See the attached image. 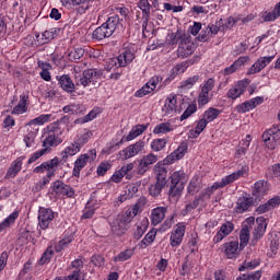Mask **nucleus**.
<instances>
[{
  "instance_id": "0e129e2a",
  "label": "nucleus",
  "mask_w": 280,
  "mask_h": 280,
  "mask_svg": "<svg viewBox=\"0 0 280 280\" xmlns=\"http://www.w3.org/2000/svg\"><path fill=\"white\" fill-rule=\"evenodd\" d=\"M197 102H198L199 106H207V104H209V93L203 92L201 90V92L199 93Z\"/></svg>"
},
{
  "instance_id": "c9c22d12",
  "label": "nucleus",
  "mask_w": 280,
  "mask_h": 280,
  "mask_svg": "<svg viewBox=\"0 0 280 280\" xmlns=\"http://www.w3.org/2000/svg\"><path fill=\"white\" fill-rule=\"evenodd\" d=\"M145 130H148L147 125H137L136 127H133L131 129V131L129 132V135L126 138V141H132V139H137V137L143 135V132H145Z\"/></svg>"
},
{
  "instance_id": "37998d69",
  "label": "nucleus",
  "mask_w": 280,
  "mask_h": 280,
  "mask_svg": "<svg viewBox=\"0 0 280 280\" xmlns=\"http://www.w3.org/2000/svg\"><path fill=\"white\" fill-rule=\"evenodd\" d=\"M51 119V114H43L39 117L32 119L26 126H43V124H47Z\"/></svg>"
},
{
  "instance_id": "5fc2aeb1",
  "label": "nucleus",
  "mask_w": 280,
  "mask_h": 280,
  "mask_svg": "<svg viewBox=\"0 0 280 280\" xmlns=\"http://www.w3.org/2000/svg\"><path fill=\"white\" fill-rule=\"evenodd\" d=\"M217 189H222L218 182L214 183L212 186L208 187L205 191H202L201 195L199 196V198L201 200H202V198H206V196H208V198H211V195H213V192Z\"/></svg>"
},
{
  "instance_id": "79ce46f5",
  "label": "nucleus",
  "mask_w": 280,
  "mask_h": 280,
  "mask_svg": "<svg viewBox=\"0 0 280 280\" xmlns=\"http://www.w3.org/2000/svg\"><path fill=\"white\" fill-rule=\"evenodd\" d=\"M165 145H167V139L158 138L151 142V150H153V152H161V150L165 149Z\"/></svg>"
},
{
  "instance_id": "338daca9",
  "label": "nucleus",
  "mask_w": 280,
  "mask_h": 280,
  "mask_svg": "<svg viewBox=\"0 0 280 280\" xmlns=\"http://www.w3.org/2000/svg\"><path fill=\"white\" fill-rule=\"evenodd\" d=\"M86 161H89V155H80L79 159L74 162V166L83 170L86 166Z\"/></svg>"
},
{
  "instance_id": "8fccbe9b",
  "label": "nucleus",
  "mask_w": 280,
  "mask_h": 280,
  "mask_svg": "<svg viewBox=\"0 0 280 280\" xmlns=\"http://www.w3.org/2000/svg\"><path fill=\"white\" fill-rule=\"evenodd\" d=\"M112 167H113V164H110V162H107V161L101 162L96 168L97 176H104L108 172V170H110Z\"/></svg>"
},
{
  "instance_id": "052dcab7",
  "label": "nucleus",
  "mask_w": 280,
  "mask_h": 280,
  "mask_svg": "<svg viewBox=\"0 0 280 280\" xmlns=\"http://www.w3.org/2000/svg\"><path fill=\"white\" fill-rule=\"evenodd\" d=\"M44 154H47V149H42L39 151H36L31 155V158L27 161V165H32V163H36L40 156H44Z\"/></svg>"
},
{
  "instance_id": "9b49d317",
  "label": "nucleus",
  "mask_w": 280,
  "mask_h": 280,
  "mask_svg": "<svg viewBox=\"0 0 280 280\" xmlns=\"http://www.w3.org/2000/svg\"><path fill=\"white\" fill-rule=\"evenodd\" d=\"M135 60V54L130 50L122 51L118 57L109 59L110 67H126Z\"/></svg>"
},
{
  "instance_id": "3c124183",
  "label": "nucleus",
  "mask_w": 280,
  "mask_h": 280,
  "mask_svg": "<svg viewBox=\"0 0 280 280\" xmlns=\"http://www.w3.org/2000/svg\"><path fill=\"white\" fill-rule=\"evenodd\" d=\"M200 200H202L200 197L196 198L191 202L187 203L185 209L183 210V214L187 215L188 213H191L194 209H198V205H200Z\"/></svg>"
},
{
  "instance_id": "72a5a7b5",
  "label": "nucleus",
  "mask_w": 280,
  "mask_h": 280,
  "mask_svg": "<svg viewBox=\"0 0 280 280\" xmlns=\"http://www.w3.org/2000/svg\"><path fill=\"white\" fill-rule=\"evenodd\" d=\"M89 1L91 0H65L66 5H79L78 12L84 14L89 10Z\"/></svg>"
},
{
  "instance_id": "1a4fd4ad",
  "label": "nucleus",
  "mask_w": 280,
  "mask_h": 280,
  "mask_svg": "<svg viewBox=\"0 0 280 280\" xmlns=\"http://www.w3.org/2000/svg\"><path fill=\"white\" fill-rule=\"evenodd\" d=\"M156 161H159V156L154 153H149L142 156V159L139 160L137 174H139V176H143L145 172L150 170L151 165H154V163H156Z\"/></svg>"
},
{
  "instance_id": "e2e57ef3",
  "label": "nucleus",
  "mask_w": 280,
  "mask_h": 280,
  "mask_svg": "<svg viewBox=\"0 0 280 280\" xmlns=\"http://www.w3.org/2000/svg\"><path fill=\"white\" fill-rule=\"evenodd\" d=\"M80 108H82V105L71 104V105H66L62 108V112L63 113H70V115H78Z\"/></svg>"
},
{
  "instance_id": "b1692460",
  "label": "nucleus",
  "mask_w": 280,
  "mask_h": 280,
  "mask_svg": "<svg viewBox=\"0 0 280 280\" xmlns=\"http://www.w3.org/2000/svg\"><path fill=\"white\" fill-rule=\"evenodd\" d=\"M28 105H30V95L23 93L20 96L19 104L11 112L12 115H23V114L27 113V106Z\"/></svg>"
},
{
  "instance_id": "4be33fe9",
  "label": "nucleus",
  "mask_w": 280,
  "mask_h": 280,
  "mask_svg": "<svg viewBox=\"0 0 280 280\" xmlns=\"http://www.w3.org/2000/svg\"><path fill=\"white\" fill-rule=\"evenodd\" d=\"M186 152L187 142H182L179 147L165 159V162L172 164L174 161H180V159L185 156Z\"/></svg>"
},
{
  "instance_id": "423d86ee",
  "label": "nucleus",
  "mask_w": 280,
  "mask_h": 280,
  "mask_svg": "<svg viewBox=\"0 0 280 280\" xmlns=\"http://www.w3.org/2000/svg\"><path fill=\"white\" fill-rule=\"evenodd\" d=\"M130 215L127 214H118L114 221L112 222V231L114 235L121 236L128 231V224H130Z\"/></svg>"
},
{
  "instance_id": "39448f33",
  "label": "nucleus",
  "mask_w": 280,
  "mask_h": 280,
  "mask_svg": "<svg viewBox=\"0 0 280 280\" xmlns=\"http://www.w3.org/2000/svg\"><path fill=\"white\" fill-rule=\"evenodd\" d=\"M170 196L171 198H176V196H180V194H183V189H185V184L187 183V176L185 175V171L174 172L170 176Z\"/></svg>"
},
{
  "instance_id": "412c9836",
  "label": "nucleus",
  "mask_w": 280,
  "mask_h": 280,
  "mask_svg": "<svg viewBox=\"0 0 280 280\" xmlns=\"http://www.w3.org/2000/svg\"><path fill=\"white\" fill-rule=\"evenodd\" d=\"M183 237H185V225L178 224L171 234V246H173V248L180 246V244H183Z\"/></svg>"
},
{
  "instance_id": "a211bd4d",
  "label": "nucleus",
  "mask_w": 280,
  "mask_h": 280,
  "mask_svg": "<svg viewBox=\"0 0 280 280\" xmlns=\"http://www.w3.org/2000/svg\"><path fill=\"white\" fill-rule=\"evenodd\" d=\"M138 8L142 12V30H148V23L150 22V10L152 4L148 0H140L138 2Z\"/></svg>"
},
{
  "instance_id": "f3484780",
  "label": "nucleus",
  "mask_w": 280,
  "mask_h": 280,
  "mask_svg": "<svg viewBox=\"0 0 280 280\" xmlns=\"http://www.w3.org/2000/svg\"><path fill=\"white\" fill-rule=\"evenodd\" d=\"M132 170H135V163L124 165L119 171H116L113 174L110 180H113V183H119L120 180L124 179V176H126L127 179H130L131 176L128 173L132 172Z\"/></svg>"
},
{
  "instance_id": "c756f323",
  "label": "nucleus",
  "mask_w": 280,
  "mask_h": 280,
  "mask_svg": "<svg viewBox=\"0 0 280 280\" xmlns=\"http://www.w3.org/2000/svg\"><path fill=\"white\" fill-rule=\"evenodd\" d=\"M176 104H177V100H176V95H170L166 100H165V104L162 107V110L165 115H172V113H175L176 110Z\"/></svg>"
},
{
  "instance_id": "2eb2a0df",
  "label": "nucleus",
  "mask_w": 280,
  "mask_h": 280,
  "mask_svg": "<svg viewBox=\"0 0 280 280\" xmlns=\"http://www.w3.org/2000/svg\"><path fill=\"white\" fill-rule=\"evenodd\" d=\"M266 229H268V223L266 222V218L258 217L256 219V226L253 232L254 242H259L261 237L266 234Z\"/></svg>"
},
{
  "instance_id": "a878e982",
  "label": "nucleus",
  "mask_w": 280,
  "mask_h": 280,
  "mask_svg": "<svg viewBox=\"0 0 280 280\" xmlns=\"http://www.w3.org/2000/svg\"><path fill=\"white\" fill-rule=\"evenodd\" d=\"M25 156H20L15 161L12 162L11 166L7 171L5 178H14L19 172H21L23 167V160Z\"/></svg>"
},
{
  "instance_id": "c03bdc74",
  "label": "nucleus",
  "mask_w": 280,
  "mask_h": 280,
  "mask_svg": "<svg viewBox=\"0 0 280 280\" xmlns=\"http://www.w3.org/2000/svg\"><path fill=\"white\" fill-rule=\"evenodd\" d=\"M51 257H54V247L48 246L39 259V266H45V264H49V261H51Z\"/></svg>"
},
{
  "instance_id": "f257e3e1",
  "label": "nucleus",
  "mask_w": 280,
  "mask_h": 280,
  "mask_svg": "<svg viewBox=\"0 0 280 280\" xmlns=\"http://www.w3.org/2000/svg\"><path fill=\"white\" fill-rule=\"evenodd\" d=\"M71 117L63 116L59 120L51 122L47 127V135L43 141V148L44 150H49V148H56L57 145H60L62 143V135L65 132V126L69 132L71 128H73V122H71Z\"/></svg>"
},
{
  "instance_id": "0eeeda50",
  "label": "nucleus",
  "mask_w": 280,
  "mask_h": 280,
  "mask_svg": "<svg viewBox=\"0 0 280 280\" xmlns=\"http://www.w3.org/2000/svg\"><path fill=\"white\" fill-rule=\"evenodd\" d=\"M262 141L265 142L268 150H277V145L280 143V129L273 127L262 133Z\"/></svg>"
},
{
  "instance_id": "6e6552de",
  "label": "nucleus",
  "mask_w": 280,
  "mask_h": 280,
  "mask_svg": "<svg viewBox=\"0 0 280 280\" xmlns=\"http://www.w3.org/2000/svg\"><path fill=\"white\" fill-rule=\"evenodd\" d=\"M54 210L49 208H40L38 211V226L42 231H47L54 222Z\"/></svg>"
},
{
  "instance_id": "9d476101",
  "label": "nucleus",
  "mask_w": 280,
  "mask_h": 280,
  "mask_svg": "<svg viewBox=\"0 0 280 280\" xmlns=\"http://www.w3.org/2000/svg\"><path fill=\"white\" fill-rule=\"evenodd\" d=\"M143 148H145V142L138 141L121 150L119 152V156L120 159H122V161H127V159H132V156H137L139 152H143Z\"/></svg>"
},
{
  "instance_id": "473e14b6",
  "label": "nucleus",
  "mask_w": 280,
  "mask_h": 280,
  "mask_svg": "<svg viewBox=\"0 0 280 280\" xmlns=\"http://www.w3.org/2000/svg\"><path fill=\"white\" fill-rule=\"evenodd\" d=\"M207 118H201L198 122L195 129L189 131V138L190 139H198L200 137V133L207 128Z\"/></svg>"
},
{
  "instance_id": "aec40b11",
  "label": "nucleus",
  "mask_w": 280,
  "mask_h": 280,
  "mask_svg": "<svg viewBox=\"0 0 280 280\" xmlns=\"http://www.w3.org/2000/svg\"><path fill=\"white\" fill-rule=\"evenodd\" d=\"M52 190L58 196H68V198H71V196H73V189L69 185L63 184L62 180H56L52 184Z\"/></svg>"
},
{
  "instance_id": "a19ab883",
  "label": "nucleus",
  "mask_w": 280,
  "mask_h": 280,
  "mask_svg": "<svg viewBox=\"0 0 280 280\" xmlns=\"http://www.w3.org/2000/svg\"><path fill=\"white\" fill-rule=\"evenodd\" d=\"M58 32H60V28H50L45 31L42 34L43 44H47L49 40H54L58 36Z\"/></svg>"
},
{
  "instance_id": "13d9d810",
  "label": "nucleus",
  "mask_w": 280,
  "mask_h": 280,
  "mask_svg": "<svg viewBox=\"0 0 280 280\" xmlns=\"http://www.w3.org/2000/svg\"><path fill=\"white\" fill-rule=\"evenodd\" d=\"M253 108L255 107L253 106V103L250 102V100L236 106V110L238 113H248L249 110H253Z\"/></svg>"
},
{
  "instance_id": "774afa93",
  "label": "nucleus",
  "mask_w": 280,
  "mask_h": 280,
  "mask_svg": "<svg viewBox=\"0 0 280 280\" xmlns=\"http://www.w3.org/2000/svg\"><path fill=\"white\" fill-rule=\"evenodd\" d=\"M233 229H235V226L233 225V223L226 222V223H224V224L221 225L220 231H221V233H223L224 235H231V233H233Z\"/></svg>"
},
{
  "instance_id": "49530a36",
  "label": "nucleus",
  "mask_w": 280,
  "mask_h": 280,
  "mask_svg": "<svg viewBox=\"0 0 280 280\" xmlns=\"http://www.w3.org/2000/svg\"><path fill=\"white\" fill-rule=\"evenodd\" d=\"M219 115H220V109L210 107L208 110L205 112L203 119H206V121H208L209 124L214 119H218Z\"/></svg>"
},
{
  "instance_id": "6e6d98bb",
  "label": "nucleus",
  "mask_w": 280,
  "mask_h": 280,
  "mask_svg": "<svg viewBox=\"0 0 280 280\" xmlns=\"http://www.w3.org/2000/svg\"><path fill=\"white\" fill-rule=\"evenodd\" d=\"M156 237V234L154 232H149L144 238L141 241V248H148V246H150L152 244V242H154Z\"/></svg>"
},
{
  "instance_id": "69168bd1",
  "label": "nucleus",
  "mask_w": 280,
  "mask_h": 280,
  "mask_svg": "<svg viewBox=\"0 0 280 280\" xmlns=\"http://www.w3.org/2000/svg\"><path fill=\"white\" fill-rule=\"evenodd\" d=\"M84 56V49L82 48H75L69 54L70 60H80Z\"/></svg>"
},
{
  "instance_id": "7c9ffc66",
  "label": "nucleus",
  "mask_w": 280,
  "mask_h": 280,
  "mask_svg": "<svg viewBox=\"0 0 280 280\" xmlns=\"http://www.w3.org/2000/svg\"><path fill=\"white\" fill-rule=\"evenodd\" d=\"M268 191V182L258 180L254 184L253 196L256 198H261Z\"/></svg>"
},
{
  "instance_id": "ddd939ff",
  "label": "nucleus",
  "mask_w": 280,
  "mask_h": 280,
  "mask_svg": "<svg viewBox=\"0 0 280 280\" xmlns=\"http://www.w3.org/2000/svg\"><path fill=\"white\" fill-rule=\"evenodd\" d=\"M248 86V80L238 81L233 88L228 91V97L230 100H237V97H242L244 93H246V88Z\"/></svg>"
},
{
  "instance_id": "bb28decb",
  "label": "nucleus",
  "mask_w": 280,
  "mask_h": 280,
  "mask_svg": "<svg viewBox=\"0 0 280 280\" xmlns=\"http://www.w3.org/2000/svg\"><path fill=\"white\" fill-rule=\"evenodd\" d=\"M165 213H167V208L158 207L152 210L151 222L154 226L161 224L165 220Z\"/></svg>"
},
{
  "instance_id": "4d7b16f0",
  "label": "nucleus",
  "mask_w": 280,
  "mask_h": 280,
  "mask_svg": "<svg viewBox=\"0 0 280 280\" xmlns=\"http://www.w3.org/2000/svg\"><path fill=\"white\" fill-rule=\"evenodd\" d=\"M152 91H154V88L149 85V83H145V85L138 90L135 95L136 97H145V95H150Z\"/></svg>"
},
{
  "instance_id": "20e7f679",
  "label": "nucleus",
  "mask_w": 280,
  "mask_h": 280,
  "mask_svg": "<svg viewBox=\"0 0 280 280\" xmlns=\"http://www.w3.org/2000/svg\"><path fill=\"white\" fill-rule=\"evenodd\" d=\"M117 27H119V16H110L105 23L93 32L92 36L94 40H104V38H110V36L115 34V30H117Z\"/></svg>"
},
{
  "instance_id": "de8ad7c7",
  "label": "nucleus",
  "mask_w": 280,
  "mask_h": 280,
  "mask_svg": "<svg viewBox=\"0 0 280 280\" xmlns=\"http://www.w3.org/2000/svg\"><path fill=\"white\" fill-rule=\"evenodd\" d=\"M196 110H198V106L194 103L189 104L185 109V112L179 117L180 121H185V119H189V117L192 116L194 113H196Z\"/></svg>"
},
{
  "instance_id": "603ef678",
  "label": "nucleus",
  "mask_w": 280,
  "mask_h": 280,
  "mask_svg": "<svg viewBox=\"0 0 280 280\" xmlns=\"http://www.w3.org/2000/svg\"><path fill=\"white\" fill-rule=\"evenodd\" d=\"M71 242H73L71 237H66L59 241L58 244L55 245L56 253H62V250H65V248H67L71 244Z\"/></svg>"
},
{
  "instance_id": "7ed1b4c3",
  "label": "nucleus",
  "mask_w": 280,
  "mask_h": 280,
  "mask_svg": "<svg viewBox=\"0 0 280 280\" xmlns=\"http://www.w3.org/2000/svg\"><path fill=\"white\" fill-rule=\"evenodd\" d=\"M153 172L155 174L156 182L150 186L149 194L150 196H153V198H156V196H161V192L165 189L167 180L170 179L167 178V168H165L161 163H158L154 166Z\"/></svg>"
},
{
  "instance_id": "5701e85b",
  "label": "nucleus",
  "mask_w": 280,
  "mask_h": 280,
  "mask_svg": "<svg viewBox=\"0 0 280 280\" xmlns=\"http://www.w3.org/2000/svg\"><path fill=\"white\" fill-rule=\"evenodd\" d=\"M189 35H187L185 32L177 30L176 33H171L166 37V45H179L180 43L187 40Z\"/></svg>"
},
{
  "instance_id": "4c0bfd02",
  "label": "nucleus",
  "mask_w": 280,
  "mask_h": 280,
  "mask_svg": "<svg viewBox=\"0 0 280 280\" xmlns=\"http://www.w3.org/2000/svg\"><path fill=\"white\" fill-rule=\"evenodd\" d=\"M172 130H174V126L171 122H162L154 127L153 135H167Z\"/></svg>"
},
{
  "instance_id": "864d4df0",
  "label": "nucleus",
  "mask_w": 280,
  "mask_h": 280,
  "mask_svg": "<svg viewBox=\"0 0 280 280\" xmlns=\"http://www.w3.org/2000/svg\"><path fill=\"white\" fill-rule=\"evenodd\" d=\"M74 82H75L77 86H83L84 89H86V86H89V84H91L89 79H86V74L84 71H83L82 75L79 74V75L74 77Z\"/></svg>"
},
{
  "instance_id": "ea45409f",
  "label": "nucleus",
  "mask_w": 280,
  "mask_h": 280,
  "mask_svg": "<svg viewBox=\"0 0 280 280\" xmlns=\"http://www.w3.org/2000/svg\"><path fill=\"white\" fill-rule=\"evenodd\" d=\"M249 241H250V230H248V228H243L240 233L241 250H243V248H246Z\"/></svg>"
},
{
  "instance_id": "f03ea898",
  "label": "nucleus",
  "mask_w": 280,
  "mask_h": 280,
  "mask_svg": "<svg viewBox=\"0 0 280 280\" xmlns=\"http://www.w3.org/2000/svg\"><path fill=\"white\" fill-rule=\"evenodd\" d=\"M58 165H60V159L57 156L42 163L39 166L35 167L33 172L35 174H43L47 172L46 176H44L36 185H35V191H42V189H45L49 183H51V178L56 176V171L58 170Z\"/></svg>"
},
{
  "instance_id": "2f4dec72",
  "label": "nucleus",
  "mask_w": 280,
  "mask_h": 280,
  "mask_svg": "<svg viewBox=\"0 0 280 280\" xmlns=\"http://www.w3.org/2000/svg\"><path fill=\"white\" fill-rule=\"evenodd\" d=\"M145 205V199H140L136 205H133L131 208H129L126 212H124V215H128L130 218V222L136 218V215H139L141 213V207Z\"/></svg>"
},
{
  "instance_id": "4468645a",
  "label": "nucleus",
  "mask_w": 280,
  "mask_h": 280,
  "mask_svg": "<svg viewBox=\"0 0 280 280\" xmlns=\"http://www.w3.org/2000/svg\"><path fill=\"white\" fill-rule=\"evenodd\" d=\"M273 58L275 55L258 58L257 61L248 69L247 74L255 75V73H259L260 71H262V69H266L267 65H270V62H272Z\"/></svg>"
},
{
  "instance_id": "58836bf2",
  "label": "nucleus",
  "mask_w": 280,
  "mask_h": 280,
  "mask_svg": "<svg viewBox=\"0 0 280 280\" xmlns=\"http://www.w3.org/2000/svg\"><path fill=\"white\" fill-rule=\"evenodd\" d=\"M148 219H143L142 221L138 222L136 224L137 230L135 231V237L136 240H141V237H143V234L145 233V231H148Z\"/></svg>"
},
{
  "instance_id": "a18cd8bd",
  "label": "nucleus",
  "mask_w": 280,
  "mask_h": 280,
  "mask_svg": "<svg viewBox=\"0 0 280 280\" xmlns=\"http://www.w3.org/2000/svg\"><path fill=\"white\" fill-rule=\"evenodd\" d=\"M202 189V184L198 180V177H194L188 185V194H198Z\"/></svg>"
},
{
  "instance_id": "393cba45",
  "label": "nucleus",
  "mask_w": 280,
  "mask_h": 280,
  "mask_svg": "<svg viewBox=\"0 0 280 280\" xmlns=\"http://www.w3.org/2000/svg\"><path fill=\"white\" fill-rule=\"evenodd\" d=\"M223 250L228 259H234L240 253V243L237 241L224 243Z\"/></svg>"
},
{
  "instance_id": "c85d7f7f",
  "label": "nucleus",
  "mask_w": 280,
  "mask_h": 280,
  "mask_svg": "<svg viewBox=\"0 0 280 280\" xmlns=\"http://www.w3.org/2000/svg\"><path fill=\"white\" fill-rule=\"evenodd\" d=\"M59 84L66 93H74L75 92V83L71 80L69 74H63L59 79Z\"/></svg>"
},
{
  "instance_id": "680f3d73",
  "label": "nucleus",
  "mask_w": 280,
  "mask_h": 280,
  "mask_svg": "<svg viewBox=\"0 0 280 280\" xmlns=\"http://www.w3.org/2000/svg\"><path fill=\"white\" fill-rule=\"evenodd\" d=\"M214 86H215V79L210 78V79H208V80L203 83V85H202V88H201V91H202L203 93H209L210 91H213Z\"/></svg>"
},
{
  "instance_id": "6ab92c4d",
  "label": "nucleus",
  "mask_w": 280,
  "mask_h": 280,
  "mask_svg": "<svg viewBox=\"0 0 280 280\" xmlns=\"http://www.w3.org/2000/svg\"><path fill=\"white\" fill-rule=\"evenodd\" d=\"M191 54H194V46L188 35V37H186V40L179 43V46L177 49V56L178 58H189Z\"/></svg>"
},
{
  "instance_id": "cd10ccee",
  "label": "nucleus",
  "mask_w": 280,
  "mask_h": 280,
  "mask_svg": "<svg viewBox=\"0 0 280 280\" xmlns=\"http://www.w3.org/2000/svg\"><path fill=\"white\" fill-rule=\"evenodd\" d=\"M86 80H89L90 84H93L94 86H100V78L104 74L102 70L97 69H88L84 71Z\"/></svg>"
},
{
  "instance_id": "dca6fc26",
  "label": "nucleus",
  "mask_w": 280,
  "mask_h": 280,
  "mask_svg": "<svg viewBox=\"0 0 280 280\" xmlns=\"http://www.w3.org/2000/svg\"><path fill=\"white\" fill-rule=\"evenodd\" d=\"M81 148L82 143L80 142H74L67 147L65 151L61 152V160H59V165L60 163L61 165H65V163H67V161L69 160V156H75V154L80 152Z\"/></svg>"
},
{
  "instance_id": "09e8293b",
  "label": "nucleus",
  "mask_w": 280,
  "mask_h": 280,
  "mask_svg": "<svg viewBox=\"0 0 280 280\" xmlns=\"http://www.w3.org/2000/svg\"><path fill=\"white\" fill-rule=\"evenodd\" d=\"M135 255V249H126L124 252H120L115 258L114 261H128L130 257Z\"/></svg>"
},
{
  "instance_id": "f704fd0d",
  "label": "nucleus",
  "mask_w": 280,
  "mask_h": 280,
  "mask_svg": "<svg viewBox=\"0 0 280 280\" xmlns=\"http://www.w3.org/2000/svg\"><path fill=\"white\" fill-rule=\"evenodd\" d=\"M253 205V201L248 197H240L236 203V211L238 213H244L248 211V208Z\"/></svg>"
},
{
  "instance_id": "f8f14e48",
  "label": "nucleus",
  "mask_w": 280,
  "mask_h": 280,
  "mask_svg": "<svg viewBox=\"0 0 280 280\" xmlns=\"http://www.w3.org/2000/svg\"><path fill=\"white\" fill-rule=\"evenodd\" d=\"M248 172H249L248 165L242 166V168L238 170L237 172H234L231 175H228L224 178H222L221 182H218L219 186L222 189L223 187H226V185H231V183H235V180H237V178L248 176Z\"/></svg>"
},
{
  "instance_id": "bf43d9fd",
  "label": "nucleus",
  "mask_w": 280,
  "mask_h": 280,
  "mask_svg": "<svg viewBox=\"0 0 280 280\" xmlns=\"http://www.w3.org/2000/svg\"><path fill=\"white\" fill-rule=\"evenodd\" d=\"M222 25H224V21L220 19V21L217 22V24H212L208 26V33L212 34L215 36L220 30H222Z\"/></svg>"
},
{
  "instance_id": "e433bc0d",
  "label": "nucleus",
  "mask_w": 280,
  "mask_h": 280,
  "mask_svg": "<svg viewBox=\"0 0 280 280\" xmlns=\"http://www.w3.org/2000/svg\"><path fill=\"white\" fill-rule=\"evenodd\" d=\"M16 218H19L18 211L11 213L7 219H4L0 223V233H3V231H5V229H10V226H12V224H14V222H16Z\"/></svg>"
}]
</instances>
